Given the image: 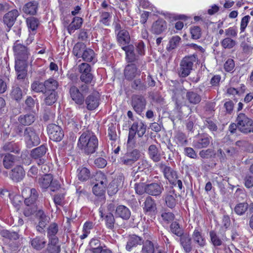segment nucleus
<instances>
[{
	"label": "nucleus",
	"mask_w": 253,
	"mask_h": 253,
	"mask_svg": "<svg viewBox=\"0 0 253 253\" xmlns=\"http://www.w3.org/2000/svg\"><path fill=\"white\" fill-rule=\"evenodd\" d=\"M98 140L96 135L92 132H84L80 136L77 147L82 153L86 155L94 153L98 148Z\"/></svg>",
	"instance_id": "obj_1"
},
{
	"label": "nucleus",
	"mask_w": 253,
	"mask_h": 253,
	"mask_svg": "<svg viewBox=\"0 0 253 253\" xmlns=\"http://www.w3.org/2000/svg\"><path fill=\"white\" fill-rule=\"evenodd\" d=\"M198 62V58L196 54L185 56L183 57L177 69V73L179 77L186 78L188 76L193 70L194 65Z\"/></svg>",
	"instance_id": "obj_2"
},
{
	"label": "nucleus",
	"mask_w": 253,
	"mask_h": 253,
	"mask_svg": "<svg viewBox=\"0 0 253 253\" xmlns=\"http://www.w3.org/2000/svg\"><path fill=\"white\" fill-rule=\"evenodd\" d=\"M23 137L25 143L29 147L38 145L41 141L39 132L33 126L26 127L24 128Z\"/></svg>",
	"instance_id": "obj_3"
},
{
	"label": "nucleus",
	"mask_w": 253,
	"mask_h": 253,
	"mask_svg": "<svg viewBox=\"0 0 253 253\" xmlns=\"http://www.w3.org/2000/svg\"><path fill=\"white\" fill-rule=\"evenodd\" d=\"M239 126V130L247 134L253 132V121L245 114L240 113L237 115L236 120Z\"/></svg>",
	"instance_id": "obj_4"
},
{
	"label": "nucleus",
	"mask_w": 253,
	"mask_h": 253,
	"mask_svg": "<svg viewBox=\"0 0 253 253\" xmlns=\"http://www.w3.org/2000/svg\"><path fill=\"white\" fill-rule=\"evenodd\" d=\"M13 49L15 56V63H26L29 54L27 47L21 44L19 41H16L14 43Z\"/></svg>",
	"instance_id": "obj_5"
},
{
	"label": "nucleus",
	"mask_w": 253,
	"mask_h": 253,
	"mask_svg": "<svg viewBox=\"0 0 253 253\" xmlns=\"http://www.w3.org/2000/svg\"><path fill=\"white\" fill-rule=\"evenodd\" d=\"M141 152L137 149L127 150L124 155L121 158V163L125 166H131L141 157Z\"/></svg>",
	"instance_id": "obj_6"
},
{
	"label": "nucleus",
	"mask_w": 253,
	"mask_h": 253,
	"mask_svg": "<svg viewBox=\"0 0 253 253\" xmlns=\"http://www.w3.org/2000/svg\"><path fill=\"white\" fill-rule=\"evenodd\" d=\"M47 150L46 146L42 145L32 150L30 156L39 166L42 165L46 162L45 154Z\"/></svg>",
	"instance_id": "obj_7"
},
{
	"label": "nucleus",
	"mask_w": 253,
	"mask_h": 253,
	"mask_svg": "<svg viewBox=\"0 0 253 253\" xmlns=\"http://www.w3.org/2000/svg\"><path fill=\"white\" fill-rule=\"evenodd\" d=\"M159 168L163 172L165 178L168 179L171 184L176 185V180L178 178L177 172L163 163L159 164Z\"/></svg>",
	"instance_id": "obj_8"
},
{
	"label": "nucleus",
	"mask_w": 253,
	"mask_h": 253,
	"mask_svg": "<svg viewBox=\"0 0 253 253\" xmlns=\"http://www.w3.org/2000/svg\"><path fill=\"white\" fill-rule=\"evenodd\" d=\"M131 105L134 111L137 114L140 115L145 109L146 99L142 95L134 94L131 97Z\"/></svg>",
	"instance_id": "obj_9"
},
{
	"label": "nucleus",
	"mask_w": 253,
	"mask_h": 253,
	"mask_svg": "<svg viewBox=\"0 0 253 253\" xmlns=\"http://www.w3.org/2000/svg\"><path fill=\"white\" fill-rule=\"evenodd\" d=\"M49 138L54 141H60L64 137L62 128L55 124H49L47 128Z\"/></svg>",
	"instance_id": "obj_10"
},
{
	"label": "nucleus",
	"mask_w": 253,
	"mask_h": 253,
	"mask_svg": "<svg viewBox=\"0 0 253 253\" xmlns=\"http://www.w3.org/2000/svg\"><path fill=\"white\" fill-rule=\"evenodd\" d=\"M211 137L207 133L199 134L197 139L193 141V146L197 149L207 148L211 141Z\"/></svg>",
	"instance_id": "obj_11"
},
{
	"label": "nucleus",
	"mask_w": 253,
	"mask_h": 253,
	"mask_svg": "<svg viewBox=\"0 0 253 253\" xmlns=\"http://www.w3.org/2000/svg\"><path fill=\"white\" fill-rule=\"evenodd\" d=\"M100 96L98 92H93L84 99L86 108L88 110L95 109L99 105Z\"/></svg>",
	"instance_id": "obj_12"
},
{
	"label": "nucleus",
	"mask_w": 253,
	"mask_h": 253,
	"mask_svg": "<svg viewBox=\"0 0 253 253\" xmlns=\"http://www.w3.org/2000/svg\"><path fill=\"white\" fill-rule=\"evenodd\" d=\"M179 237L180 244L184 252L186 253L191 252L193 249L192 239L190 235L188 233H185Z\"/></svg>",
	"instance_id": "obj_13"
},
{
	"label": "nucleus",
	"mask_w": 253,
	"mask_h": 253,
	"mask_svg": "<svg viewBox=\"0 0 253 253\" xmlns=\"http://www.w3.org/2000/svg\"><path fill=\"white\" fill-rule=\"evenodd\" d=\"M164 190L161 183H152L146 184V193L153 196H160Z\"/></svg>",
	"instance_id": "obj_14"
},
{
	"label": "nucleus",
	"mask_w": 253,
	"mask_h": 253,
	"mask_svg": "<svg viewBox=\"0 0 253 253\" xmlns=\"http://www.w3.org/2000/svg\"><path fill=\"white\" fill-rule=\"evenodd\" d=\"M69 92L71 98L76 104L80 105L84 104V96L77 87L75 85L72 86L70 88Z\"/></svg>",
	"instance_id": "obj_15"
},
{
	"label": "nucleus",
	"mask_w": 253,
	"mask_h": 253,
	"mask_svg": "<svg viewBox=\"0 0 253 253\" xmlns=\"http://www.w3.org/2000/svg\"><path fill=\"white\" fill-rule=\"evenodd\" d=\"M19 13L17 9L12 10L3 16V23L9 29L14 24L17 17L19 16Z\"/></svg>",
	"instance_id": "obj_16"
},
{
	"label": "nucleus",
	"mask_w": 253,
	"mask_h": 253,
	"mask_svg": "<svg viewBox=\"0 0 253 253\" xmlns=\"http://www.w3.org/2000/svg\"><path fill=\"white\" fill-rule=\"evenodd\" d=\"M124 180V177L122 175H120L116 179H115L110 183L108 188V194L112 196L116 194L118 191L119 187L123 185Z\"/></svg>",
	"instance_id": "obj_17"
},
{
	"label": "nucleus",
	"mask_w": 253,
	"mask_h": 253,
	"mask_svg": "<svg viewBox=\"0 0 253 253\" xmlns=\"http://www.w3.org/2000/svg\"><path fill=\"white\" fill-rule=\"evenodd\" d=\"M167 28V22L163 19H159L154 22L151 27L152 33L160 35L164 32Z\"/></svg>",
	"instance_id": "obj_18"
},
{
	"label": "nucleus",
	"mask_w": 253,
	"mask_h": 253,
	"mask_svg": "<svg viewBox=\"0 0 253 253\" xmlns=\"http://www.w3.org/2000/svg\"><path fill=\"white\" fill-rule=\"evenodd\" d=\"M58 230V225L55 222H52L50 224L47 229V236L49 240H52L53 243L58 242V238L56 236Z\"/></svg>",
	"instance_id": "obj_19"
},
{
	"label": "nucleus",
	"mask_w": 253,
	"mask_h": 253,
	"mask_svg": "<svg viewBox=\"0 0 253 253\" xmlns=\"http://www.w3.org/2000/svg\"><path fill=\"white\" fill-rule=\"evenodd\" d=\"M143 209L145 213H149V214L155 213L157 209L155 200L150 196L147 197L144 203Z\"/></svg>",
	"instance_id": "obj_20"
},
{
	"label": "nucleus",
	"mask_w": 253,
	"mask_h": 253,
	"mask_svg": "<svg viewBox=\"0 0 253 253\" xmlns=\"http://www.w3.org/2000/svg\"><path fill=\"white\" fill-rule=\"evenodd\" d=\"M140 72L137 71V69L134 64L126 65L124 71L125 77L127 80H132Z\"/></svg>",
	"instance_id": "obj_21"
},
{
	"label": "nucleus",
	"mask_w": 253,
	"mask_h": 253,
	"mask_svg": "<svg viewBox=\"0 0 253 253\" xmlns=\"http://www.w3.org/2000/svg\"><path fill=\"white\" fill-rule=\"evenodd\" d=\"M25 174V171L23 167L17 166L12 169L10 177L13 181L19 182L23 179Z\"/></svg>",
	"instance_id": "obj_22"
},
{
	"label": "nucleus",
	"mask_w": 253,
	"mask_h": 253,
	"mask_svg": "<svg viewBox=\"0 0 253 253\" xmlns=\"http://www.w3.org/2000/svg\"><path fill=\"white\" fill-rule=\"evenodd\" d=\"M143 242L142 238L135 235H132L129 236L126 245V250L130 251L133 248L136 247L137 245H140Z\"/></svg>",
	"instance_id": "obj_23"
},
{
	"label": "nucleus",
	"mask_w": 253,
	"mask_h": 253,
	"mask_svg": "<svg viewBox=\"0 0 253 253\" xmlns=\"http://www.w3.org/2000/svg\"><path fill=\"white\" fill-rule=\"evenodd\" d=\"M172 91V99L175 102L176 107L177 109H180L182 106V103L183 99L182 90L178 88L171 89Z\"/></svg>",
	"instance_id": "obj_24"
},
{
	"label": "nucleus",
	"mask_w": 253,
	"mask_h": 253,
	"mask_svg": "<svg viewBox=\"0 0 253 253\" xmlns=\"http://www.w3.org/2000/svg\"><path fill=\"white\" fill-rule=\"evenodd\" d=\"M148 154L149 158L155 163L159 162L161 160V154L157 147L154 144L149 146Z\"/></svg>",
	"instance_id": "obj_25"
},
{
	"label": "nucleus",
	"mask_w": 253,
	"mask_h": 253,
	"mask_svg": "<svg viewBox=\"0 0 253 253\" xmlns=\"http://www.w3.org/2000/svg\"><path fill=\"white\" fill-rule=\"evenodd\" d=\"M130 214L131 212L129 209L124 205H119L116 209V216L124 220L128 219Z\"/></svg>",
	"instance_id": "obj_26"
},
{
	"label": "nucleus",
	"mask_w": 253,
	"mask_h": 253,
	"mask_svg": "<svg viewBox=\"0 0 253 253\" xmlns=\"http://www.w3.org/2000/svg\"><path fill=\"white\" fill-rule=\"evenodd\" d=\"M122 48L125 51L126 59L128 62H133L137 60V56L134 52V46L132 44L124 46Z\"/></svg>",
	"instance_id": "obj_27"
},
{
	"label": "nucleus",
	"mask_w": 253,
	"mask_h": 253,
	"mask_svg": "<svg viewBox=\"0 0 253 253\" xmlns=\"http://www.w3.org/2000/svg\"><path fill=\"white\" fill-rule=\"evenodd\" d=\"M20 151V149L18 145L16 143L12 141L5 143L0 152H5V153L12 152L15 154H19Z\"/></svg>",
	"instance_id": "obj_28"
},
{
	"label": "nucleus",
	"mask_w": 253,
	"mask_h": 253,
	"mask_svg": "<svg viewBox=\"0 0 253 253\" xmlns=\"http://www.w3.org/2000/svg\"><path fill=\"white\" fill-rule=\"evenodd\" d=\"M38 9V3L36 1H30L26 3L23 7V12L29 15H35Z\"/></svg>",
	"instance_id": "obj_29"
},
{
	"label": "nucleus",
	"mask_w": 253,
	"mask_h": 253,
	"mask_svg": "<svg viewBox=\"0 0 253 253\" xmlns=\"http://www.w3.org/2000/svg\"><path fill=\"white\" fill-rule=\"evenodd\" d=\"M186 98L190 104L193 105L198 104L202 100L201 96L193 91H187Z\"/></svg>",
	"instance_id": "obj_30"
},
{
	"label": "nucleus",
	"mask_w": 253,
	"mask_h": 253,
	"mask_svg": "<svg viewBox=\"0 0 253 253\" xmlns=\"http://www.w3.org/2000/svg\"><path fill=\"white\" fill-rule=\"evenodd\" d=\"M192 239L195 244L200 247H204L206 245V240L202 236V232L198 229H195L192 234Z\"/></svg>",
	"instance_id": "obj_31"
},
{
	"label": "nucleus",
	"mask_w": 253,
	"mask_h": 253,
	"mask_svg": "<svg viewBox=\"0 0 253 253\" xmlns=\"http://www.w3.org/2000/svg\"><path fill=\"white\" fill-rule=\"evenodd\" d=\"M26 67L27 63H24V62L15 63V68L17 75V80L25 79L27 75Z\"/></svg>",
	"instance_id": "obj_32"
},
{
	"label": "nucleus",
	"mask_w": 253,
	"mask_h": 253,
	"mask_svg": "<svg viewBox=\"0 0 253 253\" xmlns=\"http://www.w3.org/2000/svg\"><path fill=\"white\" fill-rule=\"evenodd\" d=\"M35 120L36 117L33 114L22 115L18 119L19 123L23 126H30L35 122Z\"/></svg>",
	"instance_id": "obj_33"
},
{
	"label": "nucleus",
	"mask_w": 253,
	"mask_h": 253,
	"mask_svg": "<svg viewBox=\"0 0 253 253\" xmlns=\"http://www.w3.org/2000/svg\"><path fill=\"white\" fill-rule=\"evenodd\" d=\"M83 20L79 17L73 18L71 23L68 26V31L70 34L74 33L75 30L80 28L83 24Z\"/></svg>",
	"instance_id": "obj_34"
},
{
	"label": "nucleus",
	"mask_w": 253,
	"mask_h": 253,
	"mask_svg": "<svg viewBox=\"0 0 253 253\" xmlns=\"http://www.w3.org/2000/svg\"><path fill=\"white\" fill-rule=\"evenodd\" d=\"M0 156H4L3 164L6 169H9L13 165L15 158L13 155L0 152Z\"/></svg>",
	"instance_id": "obj_35"
},
{
	"label": "nucleus",
	"mask_w": 253,
	"mask_h": 253,
	"mask_svg": "<svg viewBox=\"0 0 253 253\" xmlns=\"http://www.w3.org/2000/svg\"><path fill=\"white\" fill-rule=\"evenodd\" d=\"M44 85L45 91H56L59 86V83L56 80L51 78L44 82Z\"/></svg>",
	"instance_id": "obj_36"
},
{
	"label": "nucleus",
	"mask_w": 253,
	"mask_h": 253,
	"mask_svg": "<svg viewBox=\"0 0 253 253\" xmlns=\"http://www.w3.org/2000/svg\"><path fill=\"white\" fill-rule=\"evenodd\" d=\"M118 42L122 44L128 43L130 41V37L128 32L126 30L118 31L117 34Z\"/></svg>",
	"instance_id": "obj_37"
},
{
	"label": "nucleus",
	"mask_w": 253,
	"mask_h": 253,
	"mask_svg": "<svg viewBox=\"0 0 253 253\" xmlns=\"http://www.w3.org/2000/svg\"><path fill=\"white\" fill-rule=\"evenodd\" d=\"M52 179L53 177L51 174H44L39 179V185L42 189H47L50 185Z\"/></svg>",
	"instance_id": "obj_38"
},
{
	"label": "nucleus",
	"mask_w": 253,
	"mask_h": 253,
	"mask_svg": "<svg viewBox=\"0 0 253 253\" xmlns=\"http://www.w3.org/2000/svg\"><path fill=\"white\" fill-rule=\"evenodd\" d=\"M240 47L242 49V53L246 55H251L253 52V46L247 38V41L241 42Z\"/></svg>",
	"instance_id": "obj_39"
},
{
	"label": "nucleus",
	"mask_w": 253,
	"mask_h": 253,
	"mask_svg": "<svg viewBox=\"0 0 253 253\" xmlns=\"http://www.w3.org/2000/svg\"><path fill=\"white\" fill-rule=\"evenodd\" d=\"M0 235L2 237L10 240H16L19 238V235L17 232L10 231L6 229L0 230Z\"/></svg>",
	"instance_id": "obj_40"
},
{
	"label": "nucleus",
	"mask_w": 253,
	"mask_h": 253,
	"mask_svg": "<svg viewBox=\"0 0 253 253\" xmlns=\"http://www.w3.org/2000/svg\"><path fill=\"white\" fill-rule=\"evenodd\" d=\"M32 246L35 249L40 250L43 248L46 241L43 237H36L31 241Z\"/></svg>",
	"instance_id": "obj_41"
},
{
	"label": "nucleus",
	"mask_w": 253,
	"mask_h": 253,
	"mask_svg": "<svg viewBox=\"0 0 253 253\" xmlns=\"http://www.w3.org/2000/svg\"><path fill=\"white\" fill-rule=\"evenodd\" d=\"M176 195L174 194V191L169 192V193L166 195L165 202L167 207L170 209L175 207L176 204Z\"/></svg>",
	"instance_id": "obj_42"
},
{
	"label": "nucleus",
	"mask_w": 253,
	"mask_h": 253,
	"mask_svg": "<svg viewBox=\"0 0 253 253\" xmlns=\"http://www.w3.org/2000/svg\"><path fill=\"white\" fill-rule=\"evenodd\" d=\"M87 49L84 43L78 42L75 44L73 49V52L75 56L80 58L83 52Z\"/></svg>",
	"instance_id": "obj_43"
},
{
	"label": "nucleus",
	"mask_w": 253,
	"mask_h": 253,
	"mask_svg": "<svg viewBox=\"0 0 253 253\" xmlns=\"http://www.w3.org/2000/svg\"><path fill=\"white\" fill-rule=\"evenodd\" d=\"M170 230L172 233L180 237L184 233L182 227L176 221H173L170 225Z\"/></svg>",
	"instance_id": "obj_44"
},
{
	"label": "nucleus",
	"mask_w": 253,
	"mask_h": 253,
	"mask_svg": "<svg viewBox=\"0 0 253 253\" xmlns=\"http://www.w3.org/2000/svg\"><path fill=\"white\" fill-rule=\"evenodd\" d=\"M57 97V93L56 91H45L44 102L47 105H52L56 101Z\"/></svg>",
	"instance_id": "obj_45"
},
{
	"label": "nucleus",
	"mask_w": 253,
	"mask_h": 253,
	"mask_svg": "<svg viewBox=\"0 0 253 253\" xmlns=\"http://www.w3.org/2000/svg\"><path fill=\"white\" fill-rule=\"evenodd\" d=\"M104 245H101L99 240L92 239L89 242L90 250L92 253H98L100 250L103 249Z\"/></svg>",
	"instance_id": "obj_46"
},
{
	"label": "nucleus",
	"mask_w": 253,
	"mask_h": 253,
	"mask_svg": "<svg viewBox=\"0 0 253 253\" xmlns=\"http://www.w3.org/2000/svg\"><path fill=\"white\" fill-rule=\"evenodd\" d=\"M181 38L178 36H174L172 37L169 42V43L167 47L168 51H171L173 49L176 48L181 42Z\"/></svg>",
	"instance_id": "obj_47"
},
{
	"label": "nucleus",
	"mask_w": 253,
	"mask_h": 253,
	"mask_svg": "<svg viewBox=\"0 0 253 253\" xmlns=\"http://www.w3.org/2000/svg\"><path fill=\"white\" fill-rule=\"evenodd\" d=\"M30 192V196L26 198L24 201L25 204L28 206L34 204L39 197V192L35 188L31 189Z\"/></svg>",
	"instance_id": "obj_48"
},
{
	"label": "nucleus",
	"mask_w": 253,
	"mask_h": 253,
	"mask_svg": "<svg viewBox=\"0 0 253 253\" xmlns=\"http://www.w3.org/2000/svg\"><path fill=\"white\" fill-rule=\"evenodd\" d=\"M77 171L78 179L81 181H86L90 177V171L86 168H80L78 169Z\"/></svg>",
	"instance_id": "obj_49"
},
{
	"label": "nucleus",
	"mask_w": 253,
	"mask_h": 253,
	"mask_svg": "<svg viewBox=\"0 0 253 253\" xmlns=\"http://www.w3.org/2000/svg\"><path fill=\"white\" fill-rule=\"evenodd\" d=\"M216 155L215 151L212 149H204L200 151L199 156L204 160L214 158Z\"/></svg>",
	"instance_id": "obj_50"
},
{
	"label": "nucleus",
	"mask_w": 253,
	"mask_h": 253,
	"mask_svg": "<svg viewBox=\"0 0 253 253\" xmlns=\"http://www.w3.org/2000/svg\"><path fill=\"white\" fill-rule=\"evenodd\" d=\"M94 177L96 184L106 187L108 182L106 175L103 172L101 171L97 172Z\"/></svg>",
	"instance_id": "obj_51"
},
{
	"label": "nucleus",
	"mask_w": 253,
	"mask_h": 253,
	"mask_svg": "<svg viewBox=\"0 0 253 253\" xmlns=\"http://www.w3.org/2000/svg\"><path fill=\"white\" fill-rule=\"evenodd\" d=\"M10 96L13 99L19 101L22 99L23 96L21 89L18 86H13L10 92Z\"/></svg>",
	"instance_id": "obj_52"
},
{
	"label": "nucleus",
	"mask_w": 253,
	"mask_h": 253,
	"mask_svg": "<svg viewBox=\"0 0 253 253\" xmlns=\"http://www.w3.org/2000/svg\"><path fill=\"white\" fill-rule=\"evenodd\" d=\"M249 207V205L246 202L237 204L234 208L235 212L238 215H243L245 213Z\"/></svg>",
	"instance_id": "obj_53"
},
{
	"label": "nucleus",
	"mask_w": 253,
	"mask_h": 253,
	"mask_svg": "<svg viewBox=\"0 0 253 253\" xmlns=\"http://www.w3.org/2000/svg\"><path fill=\"white\" fill-rule=\"evenodd\" d=\"M236 44V41L230 37H226L221 42V46L225 49H231Z\"/></svg>",
	"instance_id": "obj_54"
},
{
	"label": "nucleus",
	"mask_w": 253,
	"mask_h": 253,
	"mask_svg": "<svg viewBox=\"0 0 253 253\" xmlns=\"http://www.w3.org/2000/svg\"><path fill=\"white\" fill-rule=\"evenodd\" d=\"M174 140L179 146H183L187 144V139L184 133L182 132H178L174 136Z\"/></svg>",
	"instance_id": "obj_55"
},
{
	"label": "nucleus",
	"mask_w": 253,
	"mask_h": 253,
	"mask_svg": "<svg viewBox=\"0 0 253 253\" xmlns=\"http://www.w3.org/2000/svg\"><path fill=\"white\" fill-rule=\"evenodd\" d=\"M81 57L85 61L91 62L94 60L95 53L92 49L87 48Z\"/></svg>",
	"instance_id": "obj_56"
},
{
	"label": "nucleus",
	"mask_w": 253,
	"mask_h": 253,
	"mask_svg": "<svg viewBox=\"0 0 253 253\" xmlns=\"http://www.w3.org/2000/svg\"><path fill=\"white\" fill-rule=\"evenodd\" d=\"M209 235L211 241L214 247L220 246L222 245V241L217 235L215 231L211 230L209 233Z\"/></svg>",
	"instance_id": "obj_57"
},
{
	"label": "nucleus",
	"mask_w": 253,
	"mask_h": 253,
	"mask_svg": "<svg viewBox=\"0 0 253 253\" xmlns=\"http://www.w3.org/2000/svg\"><path fill=\"white\" fill-rule=\"evenodd\" d=\"M106 187L102 185H98L95 184L92 188V191L94 195L96 196L100 197L101 199L104 200L105 189Z\"/></svg>",
	"instance_id": "obj_58"
},
{
	"label": "nucleus",
	"mask_w": 253,
	"mask_h": 253,
	"mask_svg": "<svg viewBox=\"0 0 253 253\" xmlns=\"http://www.w3.org/2000/svg\"><path fill=\"white\" fill-rule=\"evenodd\" d=\"M154 252L155 248L153 243L149 240H146L143 244L141 253H154Z\"/></svg>",
	"instance_id": "obj_59"
},
{
	"label": "nucleus",
	"mask_w": 253,
	"mask_h": 253,
	"mask_svg": "<svg viewBox=\"0 0 253 253\" xmlns=\"http://www.w3.org/2000/svg\"><path fill=\"white\" fill-rule=\"evenodd\" d=\"M26 23L28 28L32 31L36 30L39 24V20L34 17L27 18Z\"/></svg>",
	"instance_id": "obj_60"
},
{
	"label": "nucleus",
	"mask_w": 253,
	"mask_h": 253,
	"mask_svg": "<svg viewBox=\"0 0 253 253\" xmlns=\"http://www.w3.org/2000/svg\"><path fill=\"white\" fill-rule=\"evenodd\" d=\"M37 216L39 218V223L42 226H45L49 222V217L47 216L42 210H39L37 213Z\"/></svg>",
	"instance_id": "obj_61"
},
{
	"label": "nucleus",
	"mask_w": 253,
	"mask_h": 253,
	"mask_svg": "<svg viewBox=\"0 0 253 253\" xmlns=\"http://www.w3.org/2000/svg\"><path fill=\"white\" fill-rule=\"evenodd\" d=\"M151 168L150 163L146 159H142L137 163V170L142 172L145 170H149Z\"/></svg>",
	"instance_id": "obj_62"
},
{
	"label": "nucleus",
	"mask_w": 253,
	"mask_h": 253,
	"mask_svg": "<svg viewBox=\"0 0 253 253\" xmlns=\"http://www.w3.org/2000/svg\"><path fill=\"white\" fill-rule=\"evenodd\" d=\"M161 217L165 222L169 223L173 220L175 216L172 212L165 210L162 212Z\"/></svg>",
	"instance_id": "obj_63"
},
{
	"label": "nucleus",
	"mask_w": 253,
	"mask_h": 253,
	"mask_svg": "<svg viewBox=\"0 0 253 253\" xmlns=\"http://www.w3.org/2000/svg\"><path fill=\"white\" fill-rule=\"evenodd\" d=\"M31 89L35 92H43L45 90L44 83L35 81L31 84Z\"/></svg>",
	"instance_id": "obj_64"
}]
</instances>
